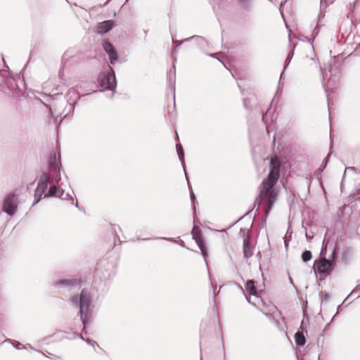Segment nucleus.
Segmentation results:
<instances>
[{
	"instance_id": "nucleus-1",
	"label": "nucleus",
	"mask_w": 360,
	"mask_h": 360,
	"mask_svg": "<svg viewBox=\"0 0 360 360\" xmlns=\"http://www.w3.org/2000/svg\"><path fill=\"white\" fill-rule=\"evenodd\" d=\"M281 162L278 158L274 157L270 161V171L268 176L262 181L259 187V195L255 200L258 205L262 201L266 202V214L271 210L278 195V191L274 188L280 176Z\"/></svg>"
},
{
	"instance_id": "nucleus-2",
	"label": "nucleus",
	"mask_w": 360,
	"mask_h": 360,
	"mask_svg": "<svg viewBox=\"0 0 360 360\" xmlns=\"http://www.w3.org/2000/svg\"><path fill=\"white\" fill-rule=\"evenodd\" d=\"M72 304L79 307L80 319L84 324L83 331L85 330L86 325L89 322V305L91 303V295L89 292L83 290L81 292L79 298L73 297L71 299Z\"/></svg>"
},
{
	"instance_id": "nucleus-3",
	"label": "nucleus",
	"mask_w": 360,
	"mask_h": 360,
	"mask_svg": "<svg viewBox=\"0 0 360 360\" xmlns=\"http://www.w3.org/2000/svg\"><path fill=\"white\" fill-rule=\"evenodd\" d=\"M18 196L15 193H11L8 194L3 203V211L10 216H13L18 208Z\"/></svg>"
},
{
	"instance_id": "nucleus-4",
	"label": "nucleus",
	"mask_w": 360,
	"mask_h": 360,
	"mask_svg": "<svg viewBox=\"0 0 360 360\" xmlns=\"http://www.w3.org/2000/svg\"><path fill=\"white\" fill-rule=\"evenodd\" d=\"M50 184L51 182L49 175L48 174L44 173L40 176L37 187L35 190L34 198L36 200L34 202V205L37 204L40 200Z\"/></svg>"
},
{
	"instance_id": "nucleus-5",
	"label": "nucleus",
	"mask_w": 360,
	"mask_h": 360,
	"mask_svg": "<svg viewBox=\"0 0 360 360\" xmlns=\"http://www.w3.org/2000/svg\"><path fill=\"white\" fill-rule=\"evenodd\" d=\"M335 256V252L333 251L331 254L330 258L334 260ZM335 264L334 261H330L326 258H322L316 263V269L319 274H324L325 276L329 275Z\"/></svg>"
},
{
	"instance_id": "nucleus-6",
	"label": "nucleus",
	"mask_w": 360,
	"mask_h": 360,
	"mask_svg": "<svg viewBox=\"0 0 360 360\" xmlns=\"http://www.w3.org/2000/svg\"><path fill=\"white\" fill-rule=\"evenodd\" d=\"M98 80L101 85L105 89H112L116 86V79L114 72L112 74L110 72L102 73L100 75Z\"/></svg>"
},
{
	"instance_id": "nucleus-7",
	"label": "nucleus",
	"mask_w": 360,
	"mask_h": 360,
	"mask_svg": "<svg viewBox=\"0 0 360 360\" xmlns=\"http://www.w3.org/2000/svg\"><path fill=\"white\" fill-rule=\"evenodd\" d=\"M49 169L51 172H54L56 174L54 181L57 184H58V182L60 180L61 177L60 174L59 163L57 162L56 153L51 155L49 162Z\"/></svg>"
},
{
	"instance_id": "nucleus-8",
	"label": "nucleus",
	"mask_w": 360,
	"mask_h": 360,
	"mask_svg": "<svg viewBox=\"0 0 360 360\" xmlns=\"http://www.w3.org/2000/svg\"><path fill=\"white\" fill-rule=\"evenodd\" d=\"M49 169L51 172H54L56 174L54 181L57 184H58V182L60 180L61 177L60 174L59 163L57 162L56 153L51 155L49 162Z\"/></svg>"
},
{
	"instance_id": "nucleus-9",
	"label": "nucleus",
	"mask_w": 360,
	"mask_h": 360,
	"mask_svg": "<svg viewBox=\"0 0 360 360\" xmlns=\"http://www.w3.org/2000/svg\"><path fill=\"white\" fill-rule=\"evenodd\" d=\"M192 235L193 238L195 240L196 243L198 244V247L200 248L202 254L205 256V250L203 245V240L201 236L200 229L198 226H194L192 230Z\"/></svg>"
},
{
	"instance_id": "nucleus-10",
	"label": "nucleus",
	"mask_w": 360,
	"mask_h": 360,
	"mask_svg": "<svg viewBox=\"0 0 360 360\" xmlns=\"http://www.w3.org/2000/svg\"><path fill=\"white\" fill-rule=\"evenodd\" d=\"M103 49L109 56L110 63H114L117 60V56L112 44L108 41L103 44Z\"/></svg>"
},
{
	"instance_id": "nucleus-11",
	"label": "nucleus",
	"mask_w": 360,
	"mask_h": 360,
	"mask_svg": "<svg viewBox=\"0 0 360 360\" xmlns=\"http://www.w3.org/2000/svg\"><path fill=\"white\" fill-rule=\"evenodd\" d=\"M113 22L111 20H105L100 22L97 26V32L104 34L110 31L112 28Z\"/></svg>"
},
{
	"instance_id": "nucleus-12",
	"label": "nucleus",
	"mask_w": 360,
	"mask_h": 360,
	"mask_svg": "<svg viewBox=\"0 0 360 360\" xmlns=\"http://www.w3.org/2000/svg\"><path fill=\"white\" fill-rule=\"evenodd\" d=\"M245 287L247 292H248L250 295L255 296V299L258 300L255 281L253 280L248 281Z\"/></svg>"
},
{
	"instance_id": "nucleus-13",
	"label": "nucleus",
	"mask_w": 360,
	"mask_h": 360,
	"mask_svg": "<svg viewBox=\"0 0 360 360\" xmlns=\"http://www.w3.org/2000/svg\"><path fill=\"white\" fill-rule=\"evenodd\" d=\"M243 254H244V257L247 259L251 257L253 255L252 249L250 245L249 238L244 239Z\"/></svg>"
},
{
	"instance_id": "nucleus-14",
	"label": "nucleus",
	"mask_w": 360,
	"mask_h": 360,
	"mask_svg": "<svg viewBox=\"0 0 360 360\" xmlns=\"http://www.w3.org/2000/svg\"><path fill=\"white\" fill-rule=\"evenodd\" d=\"M61 189L58 186L54 185L50 188L47 194L44 197H58Z\"/></svg>"
},
{
	"instance_id": "nucleus-15",
	"label": "nucleus",
	"mask_w": 360,
	"mask_h": 360,
	"mask_svg": "<svg viewBox=\"0 0 360 360\" xmlns=\"http://www.w3.org/2000/svg\"><path fill=\"white\" fill-rule=\"evenodd\" d=\"M295 340L296 344L300 346H303L306 342L305 338L302 333H296L295 335Z\"/></svg>"
},
{
	"instance_id": "nucleus-16",
	"label": "nucleus",
	"mask_w": 360,
	"mask_h": 360,
	"mask_svg": "<svg viewBox=\"0 0 360 360\" xmlns=\"http://www.w3.org/2000/svg\"><path fill=\"white\" fill-rule=\"evenodd\" d=\"M176 150L178 153L179 158L181 162L183 167H184V155L183 151V148L180 144L176 145Z\"/></svg>"
},
{
	"instance_id": "nucleus-17",
	"label": "nucleus",
	"mask_w": 360,
	"mask_h": 360,
	"mask_svg": "<svg viewBox=\"0 0 360 360\" xmlns=\"http://www.w3.org/2000/svg\"><path fill=\"white\" fill-rule=\"evenodd\" d=\"M311 252L309 250H305L302 254V259L304 262H307L311 259Z\"/></svg>"
},
{
	"instance_id": "nucleus-18",
	"label": "nucleus",
	"mask_w": 360,
	"mask_h": 360,
	"mask_svg": "<svg viewBox=\"0 0 360 360\" xmlns=\"http://www.w3.org/2000/svg\"><path fill=\"white\" fill-rule=\"evenodd\" d=\"M70 197V195L68 193H65L64 190H61L58 198H60L63 200H68Z\"/></svg>"
},
{
	"instance_id": "nucleus-19",
	"label": "nucleus",
	"mask_w": 360,
	"mask_h": 360,
	"mask_svg": "<svg viewBox=\"0 0 360 360\" xmlns=\"http://www.w3.org/2000/svg\"><path fill=\"white\" fill-rule=\"evenodd\" d=\"M241 4L245 9H248L250 6V0H240Z\"/></svg>"
},
{
	"instance_id": "nucleus-20",
	"label": "nucleus",
	"mask_w": 360,
	"mask_h": 360,
	"mask_svg": "<svg viewBox=\"0 0 360 360\" xmlns=\"http://www.w3.org/2000/svg\"><path fill=\"white\" fill-rule=\"evenodd\" d=\"M76 282V280H63V281H61L58 283V284H62V285H64V284H70V285H73L74 283Z\"/></svg>"
},
{
	"instance_id": "nucleus-21",
	"label": "nucleus",
	"mask_w": 360,
	"mask_h": 360,
	"mask_svg": "<svg viewBox=\"0 0 360 360\" xmlns=\"http://www.w3.org/2000/svg\"><path fill=\"white\" fill-rule=\"evenodd\" d=\"M292 54H293V53H289L288 58H286V60H285V63L286 64H285V69L286 68V66L290 63V60H291V58L292 57Z\"/></svg>"
},
{
	"instance_id": "nucleus-22",
	"label": "nucleus",
	"mask_w": 360,
	"mask_h": 360,
	"mask_svg": "<svg viewBox=\"0 0 360 360\" xmlns=\"http://www.w3.org/2000/svg\"><path fill=\"white\" fill-rule=\"evenodd\" d=\"M86 342L89 344V345H91L93 347H94L95 345H96V342L95 341H93V340H91L89 339H87L86 340Z\"/></svg>"
},
{
	"instance_id": "nucleus-23",
	"label": "nucleus",
	"mask_w": 360,
	"mask_h": 360,
	"mask_svg": "<svg viewBox=\"0 0 360 360\" xmlns=\"http://www.w3.org/2000/svg\"><path fill=\"white\" fill-rule=\"evenodd\" d=\"M194 198H195V195H194L193 192L192 191L191 193V198L193 200V203H194Z\"/></svg>"
},
{
	"instance_id": "nucleus-24",
	"label": "nucleus",
	"mask_w": 360,
	"mask_h": 360,
	"mask_svg": "<svg viewBox=\"0 0 360 360\" xmlns=\"http://www.w3.org/2000/svg\"><path fill=\"white\" fill-rule=\"evenodd\" d=\"M247 300H248V302H250V303H251V304H255V302H252V300H251V298H250V297H249V298H248V297H247Z\"/></svg>"
},
{
	"instance_id": "nucleus-25",
	"label": "nucleus",
	"mask_w": 360,
	"mask_h": 360,
	"mask_svg": "<svg viewBox=\"0 0 360 360\" xmlns=\"http://www.w3.org/2000/svg\"><path fill=\"white\" fill-rule=\"evenodd\" d=\"M18 345H20V342H17V344H15V346H18Z\"/></svg>"
},
{
	"instance_id": "nucleus-26",
	"label": "nucleus",
	"mask_w": 360,
	"mask_h": 360,
	"mask_svg": "<svg viewBox=\"0 0 360 360\" xmlns=\"http://www.w3.org/2000/svg\"><path fill=\"white\" fill-rule=\"evenodd\" d=\"M18 345H20V342H17V344H15V346H18Z\"/></svg>"
}]
</instances>
